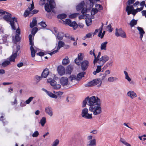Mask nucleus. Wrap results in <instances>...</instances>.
Segmentation results:
<instances>
[{"mask_svg": "<svg viewBox=\"0 0 146 146\" xmlns=\"http://www.w3.org/2000/svg\"><path fill=\"white\" fill-rule=\"evenodd\" d=\"M96 7H97L99 9L102 10V7L100 5L97 4L96 5Z\"/></svg>", "mask_w": 146, "mask_h": 146, "instance_id": "62", "label": "nucleus"}, {"mask_svg": "<svg viewBox=\"0 0 146 146\" xmlns=\"http://www.w3.org/2000/svg\"><path fill=\"white\" fill-rule=\"evenodd\" d=\"M98 12V10L97 9L93 8L91 12V14L92 15H94L97 13Z\"/></svg>", "mask_w": 146, "mask_h": 146, "instance_id": "40", "label": "nucleus"}, {"mask_svg": "<svg viewBox=\"0 0 146 146\" xmlns=\"http://www.w3.org/2000/svg\"><path fill=\"white\" fill-rule=\"evenodd\" d=\"M38 30V28L36 27H35L33 28L31 31V33L32 35H35Z\"/></svg>", "mask_w": 146, "mask_h": 146, "instance_id": "43", "label": "nucleus"}, {"mask_svg": "<svg viewBox=\"0 0 146 146\" xmlns=\"http://www.w3.org/2000/svg\"><path fill=\"white\" fill-rule=\"evenodd\" d=\"M109 59V57L108 56L104 55L99 59L98 63L99 64L101 65V66H103Z\"/></svg>", "mask_w": 146, "mask_h": 146, "instance_id": "12", "label": "nucleus"}, {"mask_svg": "<svg viewBox=\"0 0 146 146\" xmlns=\"http://www.w3.org/2000/svg\"><path fill=\"white\" fill-rule=\"evenodd\" d=\"M101 55V52H99L98 55L97 57H96V58H95L94 61V64H95L96 63L98 62L99 60V58Z\"/></svg>", "mask_w": 146, "mask_h": 146, "instance_id": "38", "label": "nucleus"}, {"mask_svg": "<svg viewBox=\"0 0 146 146\" xmlns=\"http://www.w3.org/2000/svg\"><path fill=\"white\" fill-rule=\"evenodd\" d=\"M102 83V82L101 79H95L88 82L85 84V86L86 87H90L95 86L97 84H99L100 86Z\"/></svg>", "mask_w": 146, "mask_h": 146, "instance_id": "8", "label": "nucleus"}, {"mask_svg": "<svg viewBox=\"0 0 146 146\" xmlns=\"http://www.w3.org/2000/svg\"><path fill=\"white\" fill-rule=\"evenodd\" d=\"M39 135V133L37 131H35L33 134L32 136L33 137H36Z\"/></svg>", "mask_w": 146, "mask_h": 146, "instance_id": "51", "label": "nucleus"}, {"mask_svg": "<svg viewBox=\"0 0 146 146\" xmlns=\"http://www.w3.org/2000/svg\"><path fill=\"white\" fill-rule=\"evenodd\" d=\"M45 0H40L39 4L40 5L45 4V9L46 11L50 12L52 9L55 8L56 5L54 0H50L49 4L48 3L45 4Z\"/></svg>", "mask_w": 146, "mask_h": 146, "instance_id": "3", "label": "nucleus"}, {"mask_svg": "<svg viewBox=\"0 0 146 146\" xmlns=\"http://www.w3.org/2000/svg\"><path fill=\"white\" fill-rule=\"evenodd\" d=\"M92 35V34L90 33H89L88 34H87L86 36H85L84 37V39H85L86 38H90Z\"/></svg>", "mask_w": 146, "mask_h": 146, "instance_id": "52", "label": "nucleus"}, {"mask_svg": "<svg viewBox=\"0 0 146 146\" xmlns=\"http://www.w3.org/2000/svg\"><path fill=\"white\" fill-rule=\"evenodd\" d=\"M134 9L133 7V5H127V6L126 9L127 11L129 10V11H132Z\"/></svg>", "mask_w": 146, "mask_h": 146, "instance_id": "39", "label": "nucleus"}, {"mask_svg": "<svg viewBox=\"0 0 146 146\" xmlns=\"http://www.w3.org/2000/svg\"><path fill=\"white\" fill-rule=\"evenodd\" d=\"M57 70L58 74L61 76L63 75L65 73V68L62 66H58L57 68Z\"/></svg>", "mask_w": 146, "mask_h": 146, "instance_id": "14", "label": "nucleus"}, {"mask_svg": "<svg viewBox=\"0 0 146 146\" xmlns=\"http://www.w3.org/2000/svg\"><path fill=\"white\" fill-rule=\"evenodd\" d=\"M69 80H70L71 81L74 80L76 79V80L77 81H78L79 80L77 78H76V76L72 75H71L70 76V77L69 78Z\"/></svg>", "mask_w": 146, "mask_h": 146, "instance_id": "37", "label": "nucleus"}, {"mask_svg": "<svg viewBox=\"0 0 146 146\" xmlns=\"http://www.w3.org/2000/svg\"><path fill=\"white\" fill-rule=\"evenodd\" d=\"M49 70L47 68H45L42 72L41 76L42 77L44 78H46L49 75Z\"/></svg>", "mask_w": 146, "mask_h": 146, "instance_id": "18", "label": "nucleus"}, {"mask_svg": "<svg viewBox=\"0 0 146 146\" xmlns=\"http://www.w3.org/2000/svg\"><path fill=\"white\" fill-rule=\"evenodd\" d=\"M135 1V0H128L127 3L128 5L133 4Z\"/></svg>", "mask_w": 146, "mask_h": 146, "instance_id": "54", "label": "nucleus"}, {"mask_svg": "<svg viewBox=\"0 0 146 146\" xmlns=\"http://www.w3.org/2000/svg\"><path fill=\"white\" fill-rule=\"evenodd\" d=\"M77 58H78V59L82 60L83 58V56L82 55V54L81 53H80L78 54V57Z\"/></svg>", "mask_w": 146, "mask_h": 146, "instance_id": "47", "label": "nucleus"}, {"mask_svg": "<svg viewBox=\"0 0 146 146\" xmlns=\"http://www.w3.org/2000/svg\"><path fill=\"white\" fill-rule=\"evenodd\" d=\"M48 83H50V84L53 87L56 84V82L54 80H52L51 78H49L47 80Z\"/></svg>", "mask_w": 146, "mask_h": 146, "instance_id": "27", "label": "nucleus"}, {"mask_svg": "<svg viewBox=\"0 0 146 146\" xmlns=\"http://www.w3.org/2000/svg\"><path fill=\"white\" fill-rule=\"evenodd\" d=\"M84 5V1H82L80 3L78 4L76 7V9L77 11H80L83 8Z\"/></svg>", "mask_w": 146, "mask_h": 146, "instance_id": "24", "label": "nucleus"}, {"mask_svg": "<svg viewBox=\"0 0 146 146\" xmlns=\"http://www.w3.org/2000/svg\"><path fill=\"white\" fill-rule=\"evenodd\" d=\"M45 112L50 117H52L53 115V110L50 106L46 107L45 108Z\"/></svg>", "mask_w": 146, "mask_h": 146, "instance_id": "15", "label": "nucleus"}, {"mask_svg": "<svg viewBox=\"0 0 146 146\" xmlns=\"http://www.w3.org/2000/svg\"><path fill=\"white\" fill-rule=\"evenodd\" d=\"M89 64V62L86 60L83 61L81 63V68L83 71L85 70L88 67Z\"/></svg>", "mask_w": 146, "mask_h": 146, "instance_id": "16", "label": "nucleus"}, {"mask_svg": "<svg viewBox=\"0 0 146 146\" xmlns=\"http://www.w3.org/2000/svg\"><path fill=\"white\" fill-rule=\"evenodd\" d=\"M107 28L108 29L110 32H111L113 31V29H111V25H109L107 27Z\"/></svg>", "mask_w": 146, "mask_h": 146, "instance_id": "56", "label": "nucleus"}, {"mask_svg": "<svg viewBox=\"0 0 146 146\" xmlns=\"http://www.w3.org/2000/svg\"><path fill=\"white\" fill-rule=\"evenodd\" d=\"M94 49L93 51L91 50L90 52V54L91 55L93 54V56L94 57V58H96V55L94 52Z\"/></svg>", "mask_w": 146, "mask_h": 146, "instance_id": "57", "label": "nucleus"}, {"mask_svg": "<svg viewBox=\"0 0 146 146\" xmlns=\"http://www.w3.org/2000/svg\"><path fill=\"white\" fill-rule=\"evenodd\" d=\"M127 95L132 99H133L134 98L137 97V95L136 93L133 91H131L128 92L127 93Z\"/></svg>", "mask_w": 146, "mask_h": 146, "instance_id": "20", "label": "nucleus"}, {"mask_svg": "<svg viewBox=\"0 0 146 146\" xmlns=\"http://www.w3.org/2000/svg\"><path fill=\"white\" fill-rule=\"evenodd\" d=\"M86 23L87 26H89L90 24H89V23H91L92 22V20L90 18H87L86 20Z\"/></svg>", "mask_w": 146, "mask_h": 146, "instance_id": "44", "label": "nucleus"}, {"mask_svg": "<svg viewBox=\"0 0 146 146\" xmlns=\"http://www.w3.org/2000/svg\"><path fill=\"white\" fill-rule=\"evenodd\" d=\"M138 12V11H137L136 9H134L131 12V13L133 16H135L136 13Z\"/></svg>", "mask_w": 146, "mask_h": 146, "instance_id": "60", "label": "nucleus"}, {"mask_svg": "<svg viewBox=\"0 0 146 146\" xmlns=\"http://www.w3.org/2000/svg\"><path fill=\"white\" fill-rule=\"evenodd\" d=\"M137 30L139 31V33L140 35V38L141 40L143 37L144 34L145 33V32L144 31L143 28L139 27H137Z\"/></svg>", "mask_w": 146, "mask_h": 146, "instance_id": "19", "label": "nucleus"}, {"mask_svg": "<svg viewBox=\"0 0 146 146\" xmlns=\"http://www.w3.org/2000/svg\"><path fill=\"white\" fill-rule=\"evenodd\" d=\"M87 9L86 8H83L81 11V13L83 15H84L86 13Z\"/></svg>", "mask_w": 146, "mask_h": 146, "instance_id": "55", "label": "nucleus"}, {"mask_svg": "<svg viewBox=\"0 0 146 146\" xmlns=\"http://www.w3.org/2000/svg\"><path fill=\"white\" fill-rule=\"evenodd\" d=\"M101 103L100 100L98 97L95 96H92L90 98L88 96L86 98L85 100L83 101L82 108H84L86 106V105L87 104L90 107L92 106H95L96 104Z\"/></svg>", "mask_w": 146, "mask_h": 146, "instance_id": "1", "label": "nucleus"}, {"mask_svg": "<svg viewBox=\"0 0 146 146\" xmlns=\"http://www.w3.org/2000/svg\"><path fill=\"white\" fill-rule=\"evenodd\" d=\"M108 43L107 41L103 42L101 45L100 48L102 50H106L107 44Z\"/></svg>", "mask_w": 146, "mask_h": 146, "instance_id": "26", "label": "nucleus"}, {"mask_svg": "<svg viewBox=\"0 0 146 146\" xmlns=\"http://www.w3.org/2000/svg\"><path fill=\"white\" fill-rule=\"evenodd\" d=\"M61 87V85L59 84H55L53 87V88L54 89L58 90L60 89Z\"/></svg>", "mask_w": 146, "mask_h": 146, "instance_id": "48", "label": "nucleus"}, {"mask_svg": "<svg viewBox=\"0 0 146 146\" xmlns=\"http://www.w3.org/2000/svg\"><path fill=\"white\" fill-rule=\"evenodd\" d=\"M47 94L50 97L55 99L57 98V96L56 95L50 92H49Z\"/></svg>", "mask_w": 146, "mask_h": 146, "instance_id": "34", "label": "nucleus"}, {"mask_svg": "<svg viewBox=\"0 0 146 146\" xmlns=\"http://www.w3.org/2000/svg\"><path fill=\"white\" fill-rule=\"evenodd\" d=\"M7 15H5L3 17V19L7 22H9L13 30L16 29L15 26V23L17 24V18L15 17H12L11 14L7 12Z\"/></svg>", "mask_w": 146, "mask_h": 146, "instance_id": "4", "label": "nucleus"}, {"mask_svg": "<svg viewBox=\"0 0 146 146\" xmlns=\"http://www.w3.org/2000/svg\"><path fill=\"white\" fill-rule=\"evenodd\" d=\"M64 35V33H60L57 34L56 37L59 40H61L63 39Z\"/></svg>", "mask_w": 146, "mask_h": 146, "instance_id": "31", "label": "nucleus"}, {"mask_svg": "<svg viewBox=\"0 0 146 146\" xmlns=\"http://www.w3.org/2000/svg\"><path fill=\"white\" fill-rule=\"evenodd\" d=\"M118 80V78L116 77H113L111 76L109 77L108 78V81L110 82H113L115 81Z\"/></svg>", "mask_w": 146, "mask_h": 146, "instance_id": "32", "label": "nucleus"}, {"mask_svg": "<svg viewBox=\"0 0 146 146\" xmlns=\"http://www.w3.org/2000/svg\"><path fill=\"white\" fill-rule=\"evenodd\" d=\"M64 43L62 41H60L58 42V45L57 47V50H58L60 48L64 46Z\"/></svg>", "mask_w": 146, "mask_h": 146, "instance_id": "25", "label": "nucleus"}, {"mask_svg": "<svg viewBox=\"0 0 146 146\" xmlns=\"http://www.w3.org/2000/svg\"><path fill=\"white\" fill-rule=\"evenodd\" d=\"M102 66H101V65L98 66H97V68L96 70V71L98 73L101 70V67Z\"/></svg>", "mask_w": 146, "mask_h": 146, "instance_id": "53", "label": "nucleus"}, {"mask_svg": "<svg viewBox=\"0 0 146 146\" xmlns=\"http://www.w3.org/2000/svg\"><path fill=\"white\" fill-rule=\"evenodd\" d=\"M59 143V140L58 139H56L53 142L52 146H57Z\"/></svg>", "mask_w": 146, "mask_h": 146, "instance_id": "42", "label": "nucleus"}, {"mask_svg": "<svg viewBox=\"0 0 146 146\" xmlns=\"http://www.w3.org/2000/svg\"><path fill=\"white\" fill-rule=\"evenodd\" d=\"M36 54L37 55L42 56H43L44 55V52H40L37 53Z\"/></svg>", "mask_w": 146, "mask_h": 146, "instance_id": "64", "label": "nucleus"}, {"mask_svg": "<svg viewBox=\"0 0 146 146\" xmlns=\"http://www.w3.org/2000/svg\"><path fill=\"white\" fill-rule=\"evenodd\" d=\"M34 98L33 97H31L29 98L27 100L26 102V103L27 104H29L30 102Z\"/></svg>", "mask_w": 146, "mask_h": 146, "instance_id": "46", "label": "nucleus"}, {"mask_svg": "<svg viewBox=\"0 0 146 146\" xmlns=\"http://www.w3.org/2000/svg\"><path fill=\"white\" fill-rule=\"evenodd\" d=\"M5 13H7V12H6L5 11L3 10L2 9H0V15H4L5 14Z\"/></svg>", "mask_w": 146, "mask_h": 146, "instance_id": "59", "label": "nucleus"}, {"mask_svg": "<svg viewBox=\"0 0 146 146\" xmlns=\"http://www.w3.org/2000/svg\"><path fill=\"white\" fill-rule=\"evenodd\" d=\"M115 35L117 37L120 36L123 38H126V37L125 33L121 28L119 29L116 28L115 29Z\"/></svg>", "mask_w": 146, "mask_h": 146, "instance_id": "11", "label": "nucleus"}, {"mask_svg": "<svg viewBox=\"0 0 146 146\" xmlns=\"http://www.w3.org/2000/svg\"><path fill=\"white\" fill-rule=\"evenodd\" d=\"M37 23V21L36 19H34L32 21V22H31L30 23V27L31 28H32L34 27L36 25Z\"/></svg>", "mask_w": 146, "mask_h": 146, "instance_id": "29", "label": "nucleus"}, {"mask_svg": "<svg viewBox=\"0 0 146 146\" xmlns=\"http://www.w3.org/2000/svg\"><path fill=\"white\" fill-rule=\"evenodd\" d=\"M20 48V46L18 45L16 46V48L13 49V54L9 57V61L6 60L3 62L2 64V66L5 67L9 65L10 62H14L15 58L20 52L19 51Z\"/></svg>", "mask_w": 146, "mask_h": 146, "instance_id": "2", "label": "nucleus"}, {"mask_svg": "<svg viewBox=\"0 0 146 146\" xmlns=\"http://www.w3.org/2000/svg\"><path fill=\"white\" fill-rule=\"evenodd\" d=\"M79 15L78 13H74L72 14L69 16V17L71 19L74 18L76 17Z\"/></svg>", "mask_w": 146, "mask_h": 146, "instance_id": "41", "label": "nucleus"}, {"mask_svg": "<svg viewBox=\"0 0 146 146\" xmlns=\"http://www.w3.org/2000/svg\"><path fill=\"white\" fill-rule=\"evenodd\" d=\"M70 62V60L68 57L66 56L63 59L62 64L63 65H66Z\"/></svg>", "mask_w": 146, "mask_h": 146, "instance_id": "22", "label": "nucleus"}, {"mask_svg": "<svg viewBox=\"0 0 146 146\" xmlns=\"http://www.w3.org/2000/svg\"><path fill=\"white\" fill-rule=\"evenodd\" d=\"M66 17L67 15L66 14L64 13L58 15L57 16V17L58 19H65L66 18Z\"/></svg>", "mask_w": 146, "mask_h": 146, "instance_id": "35", "label": "nucleus"}, {"mask_svg": "<svg viewBox=\"0 0 146 146\" xmlns=\"http://www.w3.org/2000/svg\"><path fill=\"white\" fill-rule=\"evenodd\" d=\"M42 77L41 76H39L38 75H36L35 76V78L36 80V82H38L39 81L42 79Z\"/></svg>", "mask_w": 146, "mask_h": 146, "instance_id": "45", "label": "nucleus"}, {"mask_svg": "<svg viewBox=\"0 0 146 146\" xmlns=\"http://www.w3.org/2000/svg\"><path fill=\"white\" fill-rule=\"evenodd\" d=\"M81 61H82V60L78 59L77 58H76L74 60L75 62L78 65H80V64H81V63H80Z\"/></svg>", "mask_w": 146, "mask_h": 146, "instance_id": "49", "label": "nucleus"}, {"mask_svg": "<svg viewBox=\"0 0 146 146\" xmlns=\"http://www.w3.org/2000/svg\"><path fill=\"white\" fill-rule=\"evenodd\" d=\"M28 8L25 11L24 15L25 17H27L29 15L30 13H31L32 15L36 14L38 12V10H34L31 11L34 8V6L33 1H32V3L29 4L28 5Z\"/></svg>", "mask_w": 146, "mask_h": 146, "instance_id": "6", "label": "nucleus"}, {"mask_svg": "<svg viewBox=\"0 0 146 146\" xmlns=\"http://www.w3.org/2000/svg\"><path fill=\"white\" fill-rule=\"evenodd\" d=\"M137 20L133 19L129 23V25H130L131 27H132L134 26L135 25H136L137 24Z\"/></svg>", "mask_w": 146, "mask_h": 146, "instance_id": "30", "label": "nucleus"}, {"mask_svg": "<svg viewBox=\"0 0 146 146\" xmlns=\"http://www.w3.org/2000/svg\"><path fill=\"white\" fill-rule=\"evenodd\" d=\"M60 82L63 86L67 85L68 82V79L66 77H62L60 78Z\"/></svg>", "mask_w": 146, "mask_h": 146, "instance_id": "17", "label": "nucleus"}, {"mask_svg": "<svg viewBox=\"0 0 146 146\" xmlns=\"http://www.w3.org/2000/svg\"><path fill=\"white\" fill-rule=\"evenodd\" d=\"M46 122V118L45 117H42L40 120V123L41 124V126H44Z\"/></svg>", "mask_w": 146, "mask_h": 146, "instance_id": "28", "label": "nucleus"}, {"mask_svg": "<svg viewBox=\"0 0 146 146\" xmlns=\"http://www.w3.org/2000/svg\"><path fill=\"white\" fill-rule=\"evenodd\" d=\"M87 146H96V141L95 139L91 140L88 141L87 144Z\"/></svg>", "mask_w": 146, "mask_h": 146, "instance_id": "21", "label": "nucleus"}, {"mask_svg": "<svg viewBox=\"0 0 146 146\" xmlns=\"http://www.w3.org/2000/svg\"><path fill=\"white\" fill-rule=\"evenodd\" d=\"M16 32V34L15 37L13 39V41L15 44H16L17 42L19 41L20 40V38L19 37V35L20 34V30L17 29Z\"/></svg>", "mask_w": 146, "mask_h": 146, "instance_id": "13", "label": "nucleus"}, {"mask_svg": "<svg viewBox=\"0 0 146 146\" xmlns=\"http://www.w3.org/2000/svg\"><path fill=\"white\" fill-rule=\"evenodd\" d=\"M66 37H67L68 39H70L72 41H75V38L74 37H72V36H69L68 37L66 36Z\"/></svg>", "mask_w": 146, "mask_h": 146, "instance_id": "61", "label": "nucleus"}, {"mask_svg": "<svg viewBox=\"0 0 146 146\" xmlns=\"http://www.w3.org/2000/svg\"><path fill=\"white\" fill-rule=\"evenodd\" d=\"M88 109L86 108L82 109L81 115L82 117L86 119H90L92 118V114L88 113Z\"/></svg>", "mask_w": 146, "mask_h": 146, "instance_id": "7", "label": "nucleus"}, {"mask_svg": "<svg viewBox=\"0 0 146 146\" xmlns=\"http://www.w3.org/2000/svg\"><path fill=\"white\" fill-rule=\"evenodd\" d=\"M38 24L43 27H45L46 26V25L45 22L41 21Z\"/></svg>", "mask_w": 146, "mask_h": 146, "instance_id": "50", "label": "nucleus"}, {"mask_svg": "<svg viewBox=\"0 0 146 146\" xmlns=\"http://www.w3.org/2000/svg\"><path fill=\"white\" fill-rule=\"evenodd\" d=\"M64 24H67L70 26L72 27L75 30L78 27L77 24L75 21L72 22L70 19H66L64 21Z\"/></svg>", "mask_w": 146, "mask_h": 146, "instance_id": "9", "label": "nucleus"}, {"mask_svg": "<svg viewBox=\"0 0 146 146\" xmlns=\"http://www.w3.org/2000/svg\"><path fill=\"white\" fill-rule=\"evenodd\" d=\"M113 61L112 60H111L108 62L106 65L107 66H111L112 65V63Z\"/></svg>", "mask_w": 146, "mask_h": 146, "instance_id": "58", "label": "nucleus"}, {"mask_svg": "<svg viewBox=\"0 0 146 146\" xmlns=\"http://www.w3.org/2000/svg\"><path fill=\"white\" fill-rule=\"evenodd\" d=\"M120 141L121 142L126 146H131L130 144L126 142L125 140L122 138H120Z\"/></svg>", "mask_w": 146, "mask_h": 146, "instance_id": "33", "label": "nucleus"}, {"mask_svg": "<svg viewBox=\"0 0 146 146\" xmlns=\"http://www.w3.org/2000/svg\"><path fill=\"white\" fill-rule=\"evenodd\" d=\"M85 74V72H83L79 73L77 75V78L81 79L82 77H84V75Z\"/></svg>", "mask_w": 146, "mask_h": 146, "instance_id": "36", "label": "nucleus"}, {"mask_svg": "<svg viewBox=\"0 0 146 146\" xmlns=\"http://www.w3.org/2000/svg\"><path fill=\"white\" fill-rule=\"evenodd\" d=\"M73 70V67L70 65L68 66L66 69V74H70Z\"/></svg>", "mask_w": 146, "mask_h": 146, "instance_id": "23", "label": "nucleus"}, {"mask_svg": "<svg viewBox=\"0 0 146 146\" xmlns=\"http://www.w3.org/2000/svg\"><path fill=\"white\" fill-rule=\"evenodd\" d=\"M101 76V78L100 79H101V81H102V80H104L106 76V75L105 74H102ZM101 81L102 82V81Z\"/></svg>", "mask_w": 146, "mask_h": 146, "instance_id": "63", "label": "nucleus"}, {"mask_svg": "<svg viewBox=\"0 0 146 146\" xmlns=\"http://www.w3.org/2000/svg\"><path fill=\"white\" fill-rule=\"evenodd\" d=\"M95 105V106L89 107V110L92 112L94 115H97L100 114L102 112V108L101 107V103Z\"/></svg>", "mask_w": 146, "mask_h": 146, "instance_id": "5", "label": "nucleus"}, {"mask_svg": "<svg viewBox=\"0 0 146 146\" xmlns=\"http://www.w3.org/2000/svg\"><path fill=\"white\" fill-rule=\"evenodd\" d=\"M30 44L31 45L30 50L31 56L33 57L35 56V53L37 52L38 48L35 47L33 42L32 40H29Z\"/></svg>", "mask_w": 146, "mask_h": 146, "instance_id": "10", "label": "nucleus"}]
</instances>
